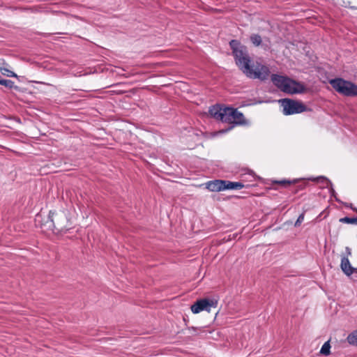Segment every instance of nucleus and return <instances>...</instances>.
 I'll use <instances>...</instances> for the list:
<instances>
[{
	"instance_id": "nucleus-1",
	"label": "nucleus",
	"mask_w": 357,
	"mask_h": 357,
	"mask_svg": "<svg viewBox=\"0 0 357 357\" xmlns=\"http://www.w3.org/2000/svg\"><path fill=\"white\" fill-rule=\"evenodd\" d=\"M235 64L238 69L251 79L265 82L268 79L271 71L268 66L261 62L253 61L248 48L238 40L232 39L229 43Z\"/></svg>"
},
{
	"instance_id": "nucleus-2",
	"label": "nucleus",
	"mask_w": 357,
	"mask_h": 357,
	"mask_svg": "<svg viewBox=\"0 0 357 357\" xmlns=\"http://www.w3.org/2000/svg\"><path fill=\"white\" fill-rule=\"evenodd\" d=\"M35 221L36 224L40 225L42 229L52 231L56 234H66L73 227L67 213L63 211L56 212L50 211L45 220L42 219L41 214H38Z\"/></svg>"
},
{
	"instance_id": "nucleus-3",
	"label": "nucleus",
	"mask_w": 357,
	"mask_h": 357,
	"mask_svg": "<svg viewBox=\"0 0 357 357\" xmlns=\"http://www.w3.org/2000/svg\"><path fill=\"white\" fill-rule=\"evenodd\" d=\"M208 113L217 120L232 124L228 128L222 130V132H226L231 130L235 126H246L249 124L248 121L245 119L243 114L232 107L216 104L209 108Z\"/></svg>"
},
{
	"instance_id": "nucleus-4",
	"label": "nucleus",
	"mask_w": 357,
	"mask_h": 357,
	"mask_svg": "<svg viewBox=\"0 0 357 357\" xmlns=\"http://www.w3.org/2000/svg\"><path fill=\"white\" fill-rule=\"evenodd\" d=\"M331 86L340 94L347 97L357 96V84L341 77L329 80Z\"/></svg>"
},
{
	"instance_id": "nucleus-5",
	"label": "nucleus",
	"mask_w": 357,
	"mask_h": 357,
	"mask_svg": "<svg viewBox=\"0 0 357 357\" xmlns=\"http://www.w3.org/2000/svg\"><path fill=\"white\" fill-rule=\"evenodd\" d=\"M278 102L282 107V113L285 116L312 111L311 108L307 107L300 100L285 98L279 100Z\"/></svg>"
},
{
	"instance_id": "nucleus-6",
	"label": "nucleus",
	"mask_w": 357,
	"mask_h": 357,
	"mask_svg": "<svg viewBox=\"0 0 357 357\" xmlns=\"http://www.w3.org/2000/svg\"><path fill=\"white\" fill-rule=\"evenodd\" d=\"M218 306V301L209 298H204L197 300L190 307L194 314H198L202 311L210 312L211 307Z\"/></svg>"
},
{
	"instance_id": "nucleus-7",
	"label": "nucleus",
	"mask_w": 357,
	"mask_h": 357,
	"mask_svg": "<svg viewBox=\"0 0 357 357\" xmlns=\"http://www.w3.org/2000/svg\"><path fill=\"white\" fill-rule=\"evenodd\" d=\"M271 79L273 84L278 89H279L281 91L288 94L292 78L286 75L272 74L271 76Z\"/></svg>"
},
{
	"instance_id": "nucleus-8",
	"label": "nucleus",
	"mask_w": 357,
	"mask_h": 357,
	"mask_svg": "<svg viewBox=\"0 0 357 357\" xmlns=\"http://www.w3.org/2000/svg\"><path fill=\"white\" fill-rule=\"evenodd\" d=\"M308 90V88H307L303 82L292 79L288 94L293 95L304 93L307 92Z\"/></svg>"
},
{
	"instance_id": "nucleus-9",
	"label": "nucleus",
	"mask_w": 357,
	"mask_h": 357,
	"mask_svg": "<svg viewBox=\"0 0 357 357\" xmlns=\"http://www.w3.org/2000/svg\"><path fill=\"white\" fill-rule=\"evenodd\" d=\"M224 180L215 179L205 183L206 188L211 192H220L224 190Z\"/></svg>"
},
{
	"instance_id": "nucleus-10",
	"label": "nucleus",
	"mask_w": 357,
	"mask_h": 357,
	"mask_svg": "<svg viewBox=\"0 0 357 357\" xmlns=\"http://www.w3.org/2000/svg\"><path fill=\"white\" fill-rule=\"evenodd\" d=\"M224 190H241L243 188H249L250 185H244L243 182L240 181H231L229 180H224Z\"/></svg>"
},
{
	"instance_id": "nucleus-11",
	"label": "nucleus",
	"mask_w": 357,
	"mask_h": 357,
	"mask_svg": "<svg viewBox=\"0 0 357 357\" xmlns=\"http://www.w3.org/2000/svg\"><path fill=\"white\" fill-rule=\"evenodd\" d=\"M340 267L342 272L347 276H350L352 275V269H354V267L351 265L348 257L344 255L342 257Z\"/></svg>"
},
{
	"instance_id": "nucleus-12",
	"label": "nucleus",
	"mask_w": 357,
	"mask_h": 357,
	"mask_svg": "<svg viewBox=\"0 0 357 357\" xmlns=\"http://www.w3.org/2000/svg\"><path fill=\"white\" fill-rule=\"evenodd\" d=\"M250 41L255 47L261 45L264 50L268 48V45L262 44V38L258 33H252L250 36Z\"/></svg>"
},
{
	"instance_id": "nucleus-13",
	"label": "nucleus",
	"mask_w": 357,
	"mask_h": 357,
	"mask_svg": "<svg viewBox=\"0 0 357 357\" xmlns=\"http://www.w3.org/2000/svg\"><path fill=\"white\" fill-rule=\"evenodd\" d=\"M299 179H294V180H289V179H282L280 181L274 180L272 181L273 184H278L282 186L283 188H287V186L291 185V184H296L298 183Z\"/></svg>"
},
{
	"instance_id": "nucleus-14",
	"label": "nucleus",
	"mask_w": 357,
	"mask_h": 357,
	"mask_svg": "<svg viewBox=\"0 0 357 357\" xmlns=\"http://www.w3.org/2000/svg\"><path fill=\"white\" fill-rule=\"evenodd\" d=\"M347 340L350 345L357 347V329L348 335Z\"/></svg>"
},
{
	"instance_id": "nucleus-15",
	"label": "nucleus",
	"mask_w": 357,
	"mask_h": 357,
	"mask_svg": "<svg viewBox=\"0 0 357 357\" xmlns=\"http://www.w3.org/2000/svg\"><path fill=\"white\" fill-rule=\"evenodd\" d=\"M331 344H330V340L326 341L324 342V344L322 345L321 350L319 351V354L322 356H327L331 354Z\"/></svg>"
},
{
	"instance_id": "nucleus-16",
	"label": "nucleus",
	"mask_w": 357,
	"mask_h": 357,
	"mask_svg": "<svg viewBox=\"0 0 357 357\" xmlns=\"http://www.w3.org/2000/svg\"><path fill=\"white\" fill-rule=\"evenodd\" d=\"M308 180L313 181L317 183H323V184L326 183L327 187H328L329 185H332L331 181L328 178H327L326 177H325L324 176H318L316 178H310Z\"/></svg>"
},
{
	"instance_id": "nucleus-17",
	"label": "nucleus",
	"mask_w": 357,
	"mask_h": 357,
	"mask_svg": "<svg viewBox=\"0 0 357 357\" xmlns=\"http://www.w3.org/2000/svg\"><path fill=\"white\" fill-rule=\"evenodd\" d=\"M3 86L8 89H14L15 91H21V88L18 86L15 85L14 82L10 79H4L3 82Z\"/></svg>"
},
{
	"instance_id": "nucleus-18",
	"label": "nucleus",
	"mask_w": 357,
	"mask_h": 357,
	"mask_svg": "<svg viewBox=\"0 0 357 357\" xmlns=\"http://www.w3.org/2000/svg\"><path fill=\"white\" fill-rule=\"evenodd\" d=\"M340 222L345 224L357 225V218L344 217L340 219Z\"/></svg>"
},
{
	"instance_id": "nucleus-19",
	"label": "nucleus",
	"mask_w": 357,
	"mask_h": 357,
	"mask_svg": "<svg viewBox=\"0 0 357 357\" xmlns=\"http://www.w3.org/2000/svg\"><path fill=\"white\" fill-rule=\"evenodd\" d=\"M328 188H329V192L331 194V197H334L335 201L337 202L338 203H341V201L337 197V193H336L335 190L333 189V185H329Z\"/></svg>"
},
{
	"instance_id": "nucleus-20",
	"label": "nucleus",
	"mask_w": 357,
	"mask_h": 357,
	"mask_svg": "<svg viewBox=\"0 0 357 357\" xmlns=\"http://www.w3.org/2000/svg\"><path fill=\"white\" fill-rule=\"evenodd\" d=\"M304 217H305V212H303V213H302L298 216V219L296 220V222H295V224H294V226H295L296 227H299V226L301 225L302 222H303V220H304Z\"/></svg>"
},
{
	"instance_id": "nucleus-21",
	"label": "nucleus",
	"mask_w": 357,
	"mask_h": 357,
	"mask_svg": "<svg viewBox=\"0 0 357 357\" xmlns=\"http://www.w3.org/2000/svg\"><path fill=\"white\" fill-rule=\"evenodd\" d=\"M3 70L8 73L6 75L8 77H17V75L14 72L8 70L6 68H3Z\"/></svg>"
},
{
	"instance_id": "nucleus-22",
	"label": "nucleus",
	"mask_w": 357,
	"mask_h": 357,
	"mask_svg": "<svg viewBox=\"0 0 357 357\" xmlns=\"http://www.w3.org/2000/svg\"><path fill=\"white\" fill-rule=\"evenodd\" d=\"M4 66H8V64L5 62L4 59H0V72H2L3 68H6L3 67Z\"/></svg>"
},
{
	"instance_id": "nucleus-23",
	"label": "nucleus",
	"mask_w": 357,
	"mask_h": 357,
	"mask_svg": "<svg viewBox=\"0 0 357 357\" xmlns=\"http://www.w3.org/2000/svg\"><path fill=\"white\" fill-rule=\"evenodd\" d=\"M341 203L342 204H344V206H345L346 207L350 208L352 211H353V208H356V207H354L351 203H347V202H341Z\"/></svg>"
},
{
	"instance_id": "nucleus-24",
	"label": "nucleus",
	"mask_w": 357,
	"mask_h": 357,
	"mask_svg": "<svg viewBox=\"0 0 357 357\" xmlns=\"http://www.w3.org/2000/svg\"><path fill=\"white\" fill-rule=\"evenodd\" d=\"M305 186H306V183H301V184L298 185L296 187L298 190H302L305 188Z\"/></svg>"
},
{
	"instance_id": "nucleus-25",
	"label": "nucleus",
	"mask_w": 357,
	"mask_h": 357,
	"mask_svg": "<svg viewBox=\"0 0 357 357\" xmlns=\"http://www.w3.org/2000/svg\"><path fill=\"white\" fill-rule=\"evenodd\" d=\"M345 251H346V253H347V256L346 257H348V256L351 255V249L349 247H346Z\"/></svg>"
},
{
	"instance_id": "nucleus-26",
	"label": "nucleus",
	"mask_w": 357,
	"mask_h": 357,
	"mask_svg": "<svg viewBox=\"0 0 357 357\" xmlns=\"http://www.w3.org/2000/svg\"><path fill=\"white\" fill-rule=\"evenodd\" d=\"M352 270V274H354L355 277L357 278V268H354Z\"/></svg>"
},
{
	"instance_id": "nucleus-27",
	"label": "nucleus",
	"mask_w": 357,
	"mask_h": 357,
	"mask_svg": "<svg viewBox=\"0 0 357 357\" xmlns=\"http://www.w3.org/2000/svg\"><path fill=\"white\" fill-rule=\"evenodd\" d=\"M188 330H189V331H191V330H192V331H197V328L194 327V326H192V327H188Z\"/></svg>"
},
{
	"instance_id": "nucleus-28",
	"label": "nucleus",
	"mask_w": 357,
	"mask_h": 357,
	"mask_svg": "<svg viewBox=\"0 0 357 357\" xmlns=\"http://www.w3.org/2000/svg\"><path fill=\"white\" fill-rule=\"evenodd\" d=\"M298 191H299V190L296 188V187H295V188H294V189H293V190H292V192H293L294 194H296V193H298Z\"/></svg>"
},
{
	"instance_id": "nucleus-29",
	"label": "nucleus",
	"mask_w": 357,
	"mask_h": 357,
	"mask_svg": "<svg viewBox=\"0 0 357 357\" xmlns=\"http://www.w3.org/2000/svg\"><path fill=\"white\" fill-rule=\"evenodd\" d=\"M183 321H185V325H187V321H188V320H187L185 317H183Z\"/></svg>"
}]
</instances>
